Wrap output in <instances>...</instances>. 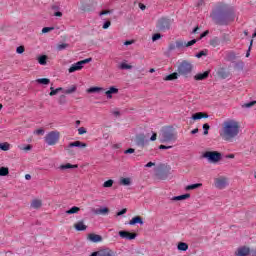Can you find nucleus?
I'll return each instance as SVG.
<instances>
[{"label":"nucleus","mask_w":256,"mask_h":256,"mask_svg":"<svg viewBox=\"0 0 256 256\" xmlns=\"http://www.w3.org/2000/svg\"><path fill=\"white\" fill-rule=\"evenodd\" d=\"M197 41H199V39H193V40L189 41L188 43H186L185 47H191V46L195 45V43H197Z\"/></svg>","instance_id":"864d4df0"},{"label":"nucleus","mask_w":256,"mask_h":256,"mask_svg":"<svg viewBox=\"0 0 256 256\" xmlns=\"http://www.w3.org/2000/svg\"><path fill=\"white\" fill-rule=\"evenodd\" d=\"M143 225V218L141 216H135L129 221V225Z\"/></svg>","instance_id":"412c9836"},{"label":"nucleus","mask_w":256,"mask_h":256,"mask_svg":"<svg viewBox=\"0 0 256 256\" xmlns=\"http://www.w3.org/2000/svg\"><path fill=\"white\" fill-rule=\"evenodd\" d=\"M0 149L1 151H9V143H0Z\"/></svg>","instance_id":"37998d69"},{"label":"nucleus","mask_w":256,"mask_h":256,"mask_svg":"<svg viewBox=\"0 0 256 256\" xmlns=\"http://www.w3.org/2000/svg\"><path fill=\"white\" fill-rule=\"evenodd\" d=\"M109 27H111V21H106V22H104L102 28H103V29H109Z\"/></svg>","instance_id":"69168bd1"},{"label":"nucleus","mask_w":256,"mask_h":256,"mask_svg":"<svg viewBox=\"0 0 256 256\" xmlns=\"http://www.w3.org/2000/svg\"><path fill=\"white\" fill-rule=\"evenodd\" d=\"M207 50H202L199 53L196 54L197 59H201V57H206Z\"/></svg>","instance_id":"49530a36"},{"label":"nucleus","mask_w":256,"mask_h":256,"mask_svg":"<svg viewBox=\"0 0 256 256\" xmlns=\"http://www.w3.org/2000/svg\"><path fill=\"white\" fill-rule=\"evenodd\" d=\"M178 75L189 77L193 73V64L187 60H183L177 67Z\"/></svg>","instance_id":"20e7f679"},{"label":"nucleus","mask_w":256,"mask_h":256,"mask_svg":"<svg viewBox=\"0 0 256 256\" xmlns=\"http://www.w3.org/2000/svg\"><path fill=\"white\" fill-rule=\"evenodd\" d=\"M217 75L218 77H220V79H227V77H229V72L221 68L218 70Z\"/></svg>","instance_id":"393cba45"},{"label":"nucleus","mask_w":256,"mask_h":256,"mask_svg":"<svg viewBox=\"0 0 256 256\" xmlns=\"http://www.w3.org/2000/svg\"><path fill=\"white\" fill-rule=\"evenodd\" d=\"M191 197V194L186 193L179 196H174L172 198V201H185V199H189Z\"/></svg>","instance_id":"b1692460"},{"label":"nucleus","mask_w":256,"mask_h":256,"mask_svg":"<svg viewBox=\"0 0 256 256\" xmlns=\"http://www.w3.org/2000/svg\"><path fill=\"white\" fill-rule=\"evenodd\" d=\"M118 235L121 237V239H127V241H133V239H137V233L129 232L127 230L119 231Z\"/></svg>","instance_id":"6e6552de"},{"label":"nucleus","mask_w":256,"mask_h":256,"mask_svg":"<svg viewBox=\"0 0 256 256\" xmlns=\"http://www.w3.org/2000/svg\"><path fill=\"white\" fill-rule=\"evenodd\" d=\"M83 69V66L81 65V62L78 61L71 65V67L68 69L69 73H75V71H81Z\"/></svg>","instance_id":"4468645a"},{"label":"nucleus","mask_w":256,"mask_h":256,"mask_svg":"<svg viewBox=\"0 0 256 256\" xmlns=\"http://www.w3.org/2000/svg\"><path fill=\"white\" fill-rule=\"evenodd\" d=\"M36 83L39 85H49L51 83V80L49 78H39L36 80Z\"/></svg>","instance_id":"f704fd0d"},{"label":"nucleus","mask_w":256,"mask_h":256,"mask_svg":"<svg viewBox=\"0 0 256 256\" xmlns=\"http://www.w3.org/2000/svg\"><path fill=\"white\" fill-rule=\"evenodd\" d=\"M95 215H109V208L103 207L94 210Z\"/></svg>","instance_id":"4be33fe9"},{"label":"nucleus","mask_w":256,"mask_h":256,"mask_svg":"<svg viewBox=\"0 0 256 256\" xmlns=\"http://www.w3.org/2000/svg\"><path fill=\"white\" fill-rule=\"evenodd\" d=\"M57 93H59L58 90L55 89L53 86H51L50 93H49L50 97H54V95H57Z\"/></svg>","instance_id":"8fccbe9b"},{"label":"nucleus","mask_w":256,"mask_h":256,"mask_svg":"<svg viewBox=\"0 0 256 256\" xmlns=\"http://www.w3.org/2000/svg\"><path fill=\"white\" fill-rule=\"evenodd\" d=\"M186 45V42H183V40H177L176 41V49H183Z\"/></svg>","instance_id":"ea45409f"},{"label":"nucleus","mask_w":256,"mask_h":256,"mask_svg":"<svg viewBox=\"0 0 256 256\" xmlns=\"http://www.w3.org/2000/svg\"><path fill=\"white\" fill-rule=\"evenodd\" d=\"M52 11H54V17H63V12H61V7L59 5L54 4L51 6Z\"/></svg>","instance_id":"a211bd4d"},{"label":"nucleus","mask_w":256,"mask_h":256,"mask_svg":"<svg viewBox=\"0 0 256 256\" xmlns=\"http://www.w3.org/2000/svg\"><path fill=\"white\" fill-rule=\"evenodd\" d=\"M179 79V72H173L164 78V81H175Z\"/></svg>","instance_id":"5701e85b"},{"label":"nucleus","mask_w":256,"mask_h":256,"mask_svg":"<svg viewBox=\"0 0 256 256\" xmlns=\"http://www.w3.org/2000/svg\"><path fill=\"white\" fill-rule=\"evenodd\" d=\"M211 129V126H209V124L205 123L203 124V135H209V130Z\"/></svg>","instance_id":"79ce46f5"},{"label":"nucleus","mask_w":256,"mask_h":256,"mask_svg":"<svg viewBox=\"0 0 256 256\" xmlns=\"http://www.w3.org/2000/svg\"><path fill=\"white\" fill-rule=\"evenodd\" d=\"M35 134H36V135H45V130L42 129V128H40V129H38V130L35 131Z\"/></svg>","instance_id":"774afa93"},{"label":"nucleus","mask_w":256,"mask_h":256,"mask_svg":"<svg viewBox=\"0 0 256 256\" xmlns=\"http://www.w3.org/2000/svg\"><path fill=\"white\" fill-rule=\"evenodd\" d=\"M175 49H177V44H175V43H170V44L168 45V51H169V53H171V51H175Z\"/></svg>","instance_id":"3c124183"},{"label":"nucleus","mask_w":256,"mask_h":256,"mask_svg":"<svg viewBox=\"0 0 256 256\" xmlns=\"http://www.w3.org/2000/svg\"><path fill=\"white\" fill-rule=\"evenodd\" d=\"M227 187V178L220 177L215 179V188L216 189H225Z\"/></svg>","instance_id":"9d476101"},{"label":"nucleus","mask_w":256,"mask_h":256,"mask_svg":"<svg viewBox=\"0 0 256 256\" xmlns=\"http://www.w3.org/2000/svg\"><path fill=\"white\" fill-rule=\"evenodd\" d=\"M87 239L91 243H101V241H103V236L95 233H90L88 234Z\"/></svg>","instance_id":"f8f14e48"},{"label":"nucleus","mask_w":256,"mask_h":256,"mask_svg":"<svg viewBox=\"0 0 256 256\" xmlns=\"http://www.w3.org/2000/svg\"><path fill=\"white\" fill-rule=\"evenodd\" d=\"M209 71H205L204 73H198L194 76L195 81H205L209 77Z\"/></svg>","instance_id":"2eb2a0df"},{"label":"nucleus","mask_w":256,"mask_h":256,"mask_svg":"<svg viewBox=\"0 0 256 256\" xmlns=\"http://www.w3.org/2000/svg\"><path fill=\"white\" fill-rule=\"evenodd\" d=\"M251 253V249L247 246H242L237 249L235 252L236 256H249Z\"/></svg>","instance_id":"9b49d317"},{"label":"nucleus","mask_w":256,"mask_h":256,"mask_svg":"<svg viewBox=\"0 0 256 256\" xmlns=\"http://www.w3.org/2000/svg\"><path fill=\"white\" fill-rule=\"evenodd\" d=\"M223 155L218 151H206L202 154L203 159H207L209 163H219V160L222 159Z\"/></svg>","instance_id":"423d86ee"},{"label":"nucleus","mask_w":256,"mask_h":256,"mask_svg":"<svg viewBox=\"0 0 256 256\" xmlns=\"http://www.w3.org/2000/svg\"><path fill=\"white\" fill-rule=\"evenodd\" d=\"M103 187H106V188L113 187V180L109 179L105 181L103 184Z\"/></svg>","instance_id":"09e8293b"},{"label":"nucleus","mask_w":256,"mask_h":256,"mask_svg":"<svg viewBox=\"0 0 256 256\" xmlns=\"http://www.w3.org/2000/svg\"><path fill=\"white\" fill-rule=\"evenodd\" d=\"M193 121H198L199 119H209V114L204 112H197L192 115Z\"/></svg>","instance_id":"ddd939ff"},{"label":"nucleus","mask_w":256,"mask_h":256,"mask_svg":"<svg viewBox=\"0 0 256 256\" xmlns=\"http://www.w3.org/2000/svg\"><path fill=\"white\" fill-rule=\"evenodd\" d=\"M78 133H79L80 135H85V133H87V129H85V127H80V128L78 129Z\"/></svg>","instance_id":"e2e57ef3"},{"label":"nucleus","mask_w":256,"mask_h":256,"mask_svg":"<svg viewBox=\"0 0 256 256\" xmlns=\"http://www.w3.org/2000/svg\"><path fill=\"white\" fill-rule=\"evenodd\" d=\"M177 249L178 251H187V249H189V245L185 242H180L177 245Z\"/></svg>","instance_id":"c756f323"},{"label":"nucleus","mask_w":256,"mask_h":256,"mask_svg":"<svg viewBox=\"0 0 256 256\" xmlns=\"http://www.w3.org/2000/svg\"><path fill=\"white\" fill-rule=\"evenodd\" d=\"M67 47H69V44H67V43H62V44H59V45L57 46V49H58V51H63V50H65V49H67Z\"/></svg>","instance_id":"c03bdc74"},{"label":"nucleus","mask_w":256,"mask_h":256,"mask_svg":"<svg viewBox=\"0 0 256 256\" xmlns=\"http://www.w3.org/2000/svg\"><path fill=\"white\" fill-rule=\"evenodd\" d=\"M125 155H129L131 153H135V149L134 148H128L127 150L124 151Z\"/></svg>","instance_id":"338daca9"},{"label":"nucleus","mask_w":256,"mask_h":256,"mask_svg":"<svg viewBox=\"0 0 256 256\" xmlns=\"http://www.w3.org/2000/svg\"><path fill=\"white\" fill-rule=\"evenodd\" d=\"M109 91L112 92V95H117V93H119V89L115 88L114 86H111Z\"/></svg>","instance_id":"6e6d98bb"},{"label":"nucleus","mask_w":256,"mask_h":256,"mask_svg":"<svg viewBox=\"0 0 256 256\" xmlns=\"http://www.w3.org/2000/svg\"><path fill=\"white\" fill-rule=\"evenodd\" d=\"M156 175H157L158 179L165 181V179H167V177H169V170H159Z\"/></svg>","instance_id":"6ab92c4d"},{"label":"nucleus","mask_w":256,"mask_h":256,"mask_svg":"<svg viewBox=\"0 0 256 256\" xmlns=\"http://www.w3.org/2000/svg\"><path fill=\"white\" fill-rule=\"evenodd\" d=\"M161 37H163V35H161V33H155V34H153V36H152V41H153V42L159 41V39H161Z\"/></svg>","instance_id":"a18cd8bd"},{"label":"nucleus","mask_w":256,"mask_h":256,"mask_svg":"<svg viewBox=\"0 0 256 256\" xmlns=\"http://www.w3.org/2000/svg\"><path fill=\"white\" fill-rule=\"evenodd\" d=\"M225 59L233 63L237 59V54L235 53V51H228L226 52Z\"/></svg>","instance_id":"dca6fc26"},{"label":"nucleus","mask_w":256,"mask_h":256,"mask_svg":"<svg viewBox=\"0 0 256 256\" xmlns=\"http://www.w3.org/2000/svg\"><path fill=\"white\" fill-rule=\"evenodd\" d=\"M41 205H43V203L41 202V200L38 199L33 200L31 203L32 209H39Z\"/></svg>","instance_id":"473e14b6"},{"label":"nucleus","mask_w":256,"mask_h":256,"mask_svg":"<svg viewBox=\"0 0 256 256\" xmlns=\"http://www.w3.org/2000/svg\"><path fill=\"white\" fill-rule=\"evenodd\" d=\"M65 151H67L69 155H75V151H73V147H69V144L68 146L65 147Z\"/></svg>","instance_id":"603ef678"},{"label":"nucleus","mask_w":256,"mask_h":256,"mask_svg":"<svg viewBox=\"0 0 256 256\" xmlns=\"http://www.w3.org/2000/svg\"><path fill=\"white\" fill-rule=\"evenodd\" d=\"M159 141L160 143H173V141H177L175 128H173V126H166L162 128L159 134Z\"/></svg>","instance_id":"7ed1b4c3"},{"label":"nucleus","mask_w":256,"mask_h":256,"mask_svg":"<svg viewBox=\"0 0 256 256\" xmlns=\"http://www.w3.org/2000/svg\"><path fill=\"white\" fill-rule=\"evenodd\" d=\"M91 61H93V58H86V59L81 60L79 62H80V65H82V68H83V65H87V63H91Z\"/></svg>","instance_id":"de8ad7c7"},{"label":"nucleus","mask_w":256,"mask_h":256,"mask_svg":"<svg viewBox=\"0 0 256 256\" xmlns=\"http://www.w3.org/2000/svg\"><path fill=\"white\" fill-rule=\"evenodd\" d=\"M120 185H124L125 187H128L129 185H131V178H121Z\"/></svg>","instance_id":"c9c22d12"},{"label":"nucleus","mask_w":256,"mask_h":256,"mask_svg":"<svg viewBox=\"0 0 256 256\" xmlns=\"http://www.w3.org/2000/svg\"><path fill=\"white\" fill-rule=\"evenodd\" d=\"M61 137V134L59 131H51L44 137V141L47 145L53 146L57 145L59 143V138Z\"/></svg>","instance_id":"0eeeda50"},{"label":"nucleus","mask_w":256,"mask_h":256,"mask_svg":"<svg viewBox=\"0 0 256 256\" xmlns=\"http://www.w3.org/2000/svg\"><path fill=\"white\" fill-rule=\"evenodd\" d=\"M69 147H78L79 149H85L87 147V143L81 141H74L69 143Z\"/></svg>","instance_id":"f3484780"},{"label":"nucleus","mask_w":256,"mask_h":256,"mask_svg":"<svg viewBox=\"0 0 256 256\" xmlns=\"http://www.w3.org/2000/svg\"><path fill=\"white\" fill-rule=\"evenodd\" d=\"M47 59H49L47 55H41L37 58V61L40 65H47Z\"/></svg>","instance_id":"72a5a7b5"},{"label":"nucleus","mask_w":256,"mask_h":256,"mask_svg":"<svg viewBox=\"0 0 256 256\" xmlns=\"http://www.w3.org/2000/svg\"><path fill=\"white\" fill-rule=\"evenodd\" d=\"M210 17L216 25H228L235 21V10L227 4H220L212 11Z\"/></svg>","instance_id":"f257e3e1"},{"label":"nucleus","mask_w":256,"mask_h":256,"mask_svg":"<svg viewBox=\"0 0 256 256\" xmlns=\"http://www.w3.org/2000/svg\"><path fill=\"white\" fill-rule=\"evenodd\" d=\"M147 143H149V141L145 137V134L136 135V145H137V147H141V149H143V147H145V145H147Z\"/></svg>","instance_id":"1a4fd4ad"},{"label":"nucleus","mask_w":256,"mask_h":256,"mask_svg":"<svg viewBox=\"0 0 256 256\" xmlns=\"http://www.w3.org/2000/svg\"><path fill=\"white\" fill-rule=\"evenodd\" d=\"M207 35H209V30L204 31L200 37L198 38V41H201V39H203L204 37H207Z\"/></svg>","instance_id":"680f3d73"},{"label":"nucleus","mask_w":256,"mask_h":256,"mask_svg":"<svg viewBox=\"0 0 256 256\" xmlns=\"http://www.w3.org/2000/svg\"><path fill=\"white\" fill-rule=\"evenodd\" d=\"M79 167V165L77 164H71V163H67V164H64V165H61L60 166V169L62 171H65V169H77Z\"/></svg>","instance_id":"a878e982"},{"label":"nucleus","mask_w":256,"mask_h":256,"mask_svg":"<svg viewBox=\"0 0 256 256\" xmlns=\"http://www.w3.org/2000/svg\"><path fill=\"white\" fill-rule=\"evenodd\" d=\"M100 91H105V89L97 86L87 89V93H100Z\"/></svg>","instance_id":"cd10ccee"},{"label":"nucleus","mask_w":256,"mask_h":256,"mask_svg":"<svg viewBox=\"0 0 256 256\" xmlns=\"http://www.w3.org/2000/svg\"><path fill=\"white\" fill-rule=\"evenodd\" d=\"M104 93H105L107 99H113V94H112L111 90L105 91Z\"/></svg>","instance_id":"0e129e2a"},{"label":"nucleus","mask_w":256,"mask_h":256,"mask_svg":"<svg viewBox=\"0 0 256 256\" xmlns=\"http://www.w3.org/2000/svg\"><path fill=\"white\" fill-rule=\"evenodd\" d=\"M75 91H77V86L72 85L70 88L63 90V93H65V95H72V93H75Z\"/></svg>","instance_id":"c85d7f7f"},{"label":"nucleus","mask_w":256,"mask_h":256,"mask_svg":"<svg viewBox=\"0 0 256 256\" xmlns=\"http://www.w3.org/2000/svg\"><path fill=\"white\" fill-rule=\"evenodd\" d=\"M127 213V208H123L121 211L116 213V217H121V215H125Z\"/></svg>","instance_id":"052dcab7"},{"label":"nucleus","mask_w":256,"mask_h":256,"mask_svg":"<svg viewBox=\"0 0 256 256\" xmlns=\"http://www.w3.org/2000/svg\"><path fill=\"white\" fill-rule=\"evenodd\" d=\"M239 122L235 120H226L222 124L220 131V137L223 141H229L230 143L239 135Z\"/></svg>","instance_id":"f03ea898"},{"label":"nucleus","mask_w":256,"mask_h":256,"mask_svg":"<svg viewBox=\"0 0 256 256\" xmlns=\"http://www.w3.org/2000/svg\"><path fill=\"white\" fill-rule=\"evenodd\" d=\"M9 175V168L1 167L0 168V177H7Z\"/></svg>","instance_id":"e433bc0d"},{"label":"nucleus","mask_w":256,"mask_h":256,"mask_svg":"<svg viewBox=\"0 0 256 256\" xmlns=\"http://www.w3.org/2000/svg\"><path fill=\"white\" fill-rule=\"evenodd\" d=\"M16 52H17L19 55L25 53V47H23V46L17 47Z\"/></svg>","instance_id":"13d9d810"},{"label":"nucleus","mask_w":256,"mask_h":256,"mask_svg":"<svg viewBox=\"0 0 256 256\" xmlns=\"http://www.w3.org/2000/svg\"><path fill=\"white\" fill-rule=\"evenodd\" d=\"M210 45L212 47H219V45H221V40L218 37H214L210 40Z\"/></svg>","instance_id":"7c9ffc66"},{"label":"nucleus","mask_w":256,"mask_h":256,"mask_svg":"<svg viewBox=\"0 0 256 256\" xmlns=\"http://www.w3.org/2000/svg\"><path fill=\"white\" fill-rule=\"evenodd\" d=\"M235 67L238 69H243V67H245V64L243 63V61H239L235 63Z\"/></svg>","instance_id":"4d7b16f0"},{"label":"nucleus","mask_w":256,"mask_h":256,"mask_svg":"<svg viewBox=\"0 0 256 256\" xmlns=\"http://www.w3.org/2000/svg\"><path fill=\"white\" fill-rule=\"evenodd\" d=\"M197 41H199V39H193V40L189 41L188 43H186L185 47H191V46L195 45V43H197Z\"/></svg>","instance_id":"5fc2aeb1"},{"label":"nucleus","mask_w":256,"mask_h":256,"mask_svg":"<svg viewBox=\"0 0 256 256\" xmlns=\"http://www.w3.org/2000/svg\"><path fill=\"white\" fill-rule=\"evenodd\" d=\"M58 103H59V105H65V103H67V96L60 95V97L58 99Z\"/></svg>","instance_id":"a19ab883"},{"label":"nucleus","mask_w":256,"mask_h":256,"mask_svg":"<svg viewBox=\"0 0 256 256\" xmlns=\"http://www.w3.org/2000/svg\"><path fill=\"white\" fill-rule=\"evenodd\" d=\"M171 19L167 17H161L156 22V29L161 33H165V31H169L171 29Z\"/></svg>","instance_id":"39448f33"},{"label":"nucleus","mask_w":256,"mask_h":256,"mask_svg":"<svg viewBox=\"0 0 256 256\" xmlns=\"http://www.w3.org/2000/svg\"><path fill=\"white\" fill-rule=\"evenodd\" d=\"M255 104H256V100L248 102V103H244V104H242V109H249V108L253 107Z\"/></svg>","instance_id":"58836bf2"},{"label":"nucleus","mask_w":256,"mask_h":256,"mask_svg":"<svg viewBox=\"0 0 256 256\" xmlns=\"http://www.w3.org/2000/svg\"><path fill=\"white\" fill-rule=\"evenodd\" d=\"M119 69H121L122 71H125V70H128V69H133V66L129 65V64L125 63V62H122L119 65Z\"/></svg>","instance_id":"4c0bfd02"},{"label":"nucleus","mask_w":256,"mask_h":256,"mask_svg":"<svg viewBox=\"0 0 256 256\" xmlns=\"http://www.w3.org/2000/svg\"><path fill=\"white\" fill-rule=\"evenodd\" d=\"M80 211H81V208H79L77 206H73L69 210H66V215H75L76 213H78Z\"/></svg>","instance_id":"bb28decb"},{"label":"nucleus","mask_w":256,"mask_h":256,"mask_svg":"<svg viewBox=\"0 0 256 256\" xmlns=\"http://www.w3.org/2000/svg\"><path fill=\"white\" fill-rule=\"evenodd\" d=\"M74 229H76V231H87V225H85L82 220L74 224Z\"/></svg>","instance_id":"aec40b11"},{"label":"nucleus","mask_w":256,"mask_h":256,"mask_svg":"<svg viewBox=\"0 0 256 256\" xmlns=\"http://www.w3.org/2000/svg\"><path fill=\"white\" fill-rule=\"evenodd\" d=\"M55 28L54 27H44L42 29V33H49L51 31H53Z\"/></svg>","instance_id":"bf43d9fd"},{"label":"nucleus","mask_w":256,"mask_h":256,"mask_svg":"<svg viewBox=\"0 0 256 256\" xmlns=\"http://www.w3.org/2000/svg\"><path fill=\"white\" fill-rule=\"evenodd\" d=\"M202 186H203V184H201V183L191 184V185L186 186V191H193L195 189H199V187H202Z\"/></svg>","instance_id":"2f4dec72"}]
</instances>
